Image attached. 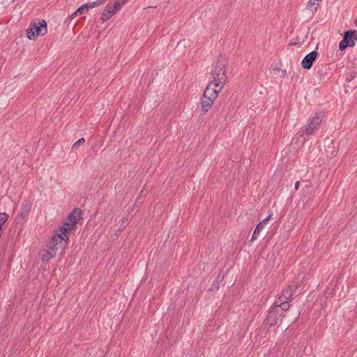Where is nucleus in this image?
I'll list each match as a JSON object with an SVG mask.
<instances>
[{"label": "nucleus", "mask_w": 357, "mask_h": 357, "mask_svg": "<svg viewBox=\"0 0 357 357\" xmlns=\"http://www.w3.org/2000/svg\"><path fill=\"white\" fill-rule=\"evenodd\" d=\"M81 216V211L78 208L74 209L71 213L68 216L66 222H65L61 228L63 231H66L68 234L75 229V225L77 223L78 219Z\"/></svg>", "instance_id": "6"}, {"label": "nucleus", "mask_w": 357, "mask_h": 357, "mask_svg": "<svg viewBox=\"0 0 357 357\" xmlns=\"http://www.w3.org/2000/svg\"><path fill=\"white\" fill-rule=\"evenodd\" d=\"M26 31L27 37L30 40H35L38 36H43L47 32L46 22L36 20L31 23Z\"/></svg>", "instance_id": "3"}, {"label": "nucleus", "mask_w": 357, "mask_h": 357, "mask_svg": "<svg viewBox=\"0 0 357 357\" xmlns=\"http://www.w3.org/2000/svg\"><path fill=\"white\" fill-rule=\"evenodd\" d=\"M85 142L84 138H80L78 139L76 142H75L72 146V149H76L80 146L81 144H84Z\"/></svg>", "instance_id": "20"}, {"label": "nucleus", "mask_w": 357, "mask_h": 357, "mask_svg": "<svg viewBox=\"0 0 357 357\" xmlns=\"http://www.w3.org/2000/svg\"><path fill=\"white\" fill-rule=\"evenodd\" d=\"M296 285L290 284L288 287L282 290L280 296L275 301V303L282 307L283 310H288L290 307L289 301H291L293 294L296 291Z\"/></svg>", "instance_id": "4"}, {"label": "nucleus", "mask_w": 357, "mask_h": 357, "mask_svg": "<svg viewBox=\"0 0 357 357\" xmlns=\"http://www.w3.org/2000/svg\"><path fill=\"white\" fill-rule=\"evenodd\" d=\"M220 91L207 86L205 89L203 98L201 102L202 109L204 112H206L212 107L214 101L216 100Z\"/></svg>", "instance_id": "5"}, {"label": "nucleus", "mask_w": 357, "mask_h": 357, "mask_svg": "<svg viewBox=\"0 0 357 357\" xmlns=\"http://www.w3.org/2000/svg\"><path fill=\"white\" fill-rule=\"evenodd\" d=\"M128 0H117L116 1V3H118L121 5V8H122V6L125 4V3Z\"/></svg>", "instance_id": "22"}, {"label": "nucleus", "mask_w": 357, "mask_h": 357, "mask_svg": "<svg viewBox=\"0 0 357 357\" xmlns=\"http://www.w3.org/2000/svg\"><path fill=\"white\" fill-rule=\"evenodd\" d=\"M56 255V253L54 251L50 250H43L41 252V259L44 261H48L51 259L54 258Z\"/></svg>", "instance_id": "12"}, {"label": "nucleus", "mask_w": 357, "mask_h": 357, "mask_svg": "<svg viewBox=\"0 0 357 357\" xmlns=\"http://www.w3.org/2000/svg\"><path fill=\"white\" fill-rule=\"evenodd\" d=\"M113 15L114 14H112L110 13H107V11H106L105 10L104 12L102 14L101 19L103 21H107V20H109Z\"/></svg>", "instance_id": "19"}, {"label": "nucleus", "mask_w": 357, "mask_h": 357, "mask_svg": "<svg viewBox=\"0 0 357 357\" xmlns=\"http://www.w3.org/2000/svg\"><path fill=\"white\" fill-rule=\"evenodd\" d=\"M211 75L212 80L207 86L212 87V89L213 88V89L220 92L227 81L224 61H218L213 66Z\"/></svg>", "instance_id": "1"}, {"label": "nucleus", "mask_w": 357, "mask_h": 357, "mask_svg": "<svg viewBox=\"0 0 357 357\" xmlns=\"http://www.w3.org/2000/svg\"><path fill=\"white\" fill-rule=\"evenodd\" d=\"M57 249H58V245L56 243H52V241L51 240V241L50 242L49 245H48V250L54 251L55 253H56Z\"/></svg>", "instance_id": "21"}, {"label": "nucleus", "mask_w": 357, "mask_h": 357, "mask_svg": "<svg viewBox=\"0 0 357 357\" xmlns=\"http://www.w3.org/2000/svg\"><path fill=\"white\" fill-rule=\"evenodd\" d=\"M284 310L282 307L278 306V304L274 303V306L269 311L266 320L264 323V331L265 333H273V331L271 328L277 324L279 319L283 316Z\"/></svg>", "instance_id": "2"}, {"label": "nucleus", "mask_w": 357, "mask_h": 357, "mask_svg": "<svg viewBox=\"0 0 357 357\" xmlns=\"http://www.w3.org/2000/svg\"><path fill=\"white\" fill-rule=\"evenodd\" d=\"M322 121L321 116L319 114H317L310 121L309 124L305 128V134L307 135H312L315 130H317L318 126Z\"/></svg>", "instance_id": "9"}, {"label": "nucleus", "mask_w": 357, "mask_h": 357, "mask_svg": "<svg viewBox=\"0 0 357 357\" xmlns=\"http://www.w3.org/2000/svg\"><path fill=\"white\" fill-rule=\"evenodd\" d=\"M299 184H300L299 181H296V183H295V189H296V190H298V188H299Z\"/></svg>", "instance_id": "23"}, {"label": "nucleus", "mask_w": 357, "mask_h": 357, "mask_svg": "<svg viewBox=\"0 0 357 357\" xmlns=\"http://www.w3.org/2000/svg\"><path fill=\"white\" fill-rule=\"evenodd\" d=\"M8 219V215L6 213H0V229H3V225Z\"/></svg>", "instance_id": "17"}, {"label": "nucleus", "mask_w": 357, "mask_h": 357, "mask_svg": "<svg viewBox=\"0 0 357 357\" xmlns=\"http://www.w3.org/2000/svg\"><path fill=\"white\" fill-rule=\"evenodd\" d=\"M89 10V6L86 3L80 6L77 10L72 15V17L77 16L78 15H82Z\"/></svg>", "instance_id": "16"}, {"label": "nucleus", "mask_w": 357, "mask_h": 357, "mask_svg": "<svg viewBox=\"0 0 357 357\" xmlns=\"http://www.w3.org/2000/svg\"><path fill=\"white\" fill-rule=\"evenodd\" d=\"M318 6L319 3L315 0H310L306 5V9L310 11H316Z\"/></svg>", "instance_id": "15"}, {"label": "nucleus", "mask_w": 357, "mask_h": 357, "mask_svg": "<svg viewBox=\"0 0 357 357\" xmlns=\"http://www.w3.org/2000/svg\"><path fill=\"white\" fill-rule=\"evenodd\" d=\"M30 208H31V206L29 204H23L21 206L20 216L22 219H25L28 216V215L29 213Z\"/></svg>", "instance_id": "14"}, {"label": "nucleus", "mask_w": 357, "mask_h": 357, "mask_svg": "<svg viewBox=\"0 0 357 357\" xmlns=\"http://www.w3.org/2000/svg\"><path fill=\"white\" fill-rule=\"evenodd\" d=\"M357 41V36L355 30H349L344 34L343 39L339 44V49L343 51L348 47H354Z\"/></svg>", "instance_id": "7"}, {"label": "nucleus", "mask_w": 357, "mask_h": 357, "mask_svg": "<svg viewBox=\"0 0 357 357\" xmlns=\"http://www.w3.org/2000/svg\"><path fill=\"white\" fill-rule=\"evenodd\" d=\"M318 52L315 50L307 54L301 61V66L304 69H310L313 62L316 60Z\"/></svg>", "instance_id": "10"}, {"label": "nucleus", "mask_w": 357, "mask_h": 357, "mask_svg": "<svg viewBox=\"0 0 357 357\" xmlns=\"http://www.w3.org/2000/svg\"><path fill=\"white\" fill-rule=\"evenodd\" d=\"M317 3L321 1V0H315Z\"/></svg>", "instance_id": "24"}, {"label": "nucleus", "mask_w": 357, "mask_h": 357, "mask_svg": "<svg viewBox=\"0 0 357 357\" xmlns=\"http://www.w3.org/2000/svg\"><path fill=\"white\" fill-rule=\"evenodd\" d=\"M121 9V5L116 1L114 3H108L105 8V10L107 13H110L112 14H115L118 10Z\"/></svg>", "instance_id": "13"}, {"label": "nucleus", "mask_w": 357, "mask_h": 357, "mask_svg": "<svg viewBox=\"0 0 357 357\" xmlns=\"http://www.w3.org/2000/svg\"><path fill=\"white\" fill-rule=\"evenodd\" d=\"M106 0H97L96 1L91 2V3H89L86 4L89 6V8H95L96 6H98L102 4Z\"/></svg>", "instance_id": "18"}, {"label": "nucleus", "mask_w": 357, "mask_h": 357, "mask_svg": "<svg viewBox=\"0 0 357 357\" xmlns=\"http://www.w3.org/2000/svg\"><path fill=\"white\" fill-rule=\"evenodd\" d=\"M68 235V232L63 231L60 227L52 238V243H56L57 245L63 243V247H66L69 241Z\"/></svg>", "instance_id": "8"}, {"label": "nucleus", "mask_w": 357, "mask_h": 357, "mask_svg": "<svg viewBox=\"0 0 357 357\" xmlns=\"http://www.w3.org/2000/svg\"><path fill=\"white\" fill-rule=\"evenodd\" d=\"M271 215H269L266 218L264 219L262 221L259 222L257 224V225L253 232V234L252 236V241L255 240L258 237V235H259L260 231L264 228V227L266 225V223L268 222V221L271 219Z\"/></svg>", "instance_id": "11"}]
</instances>
